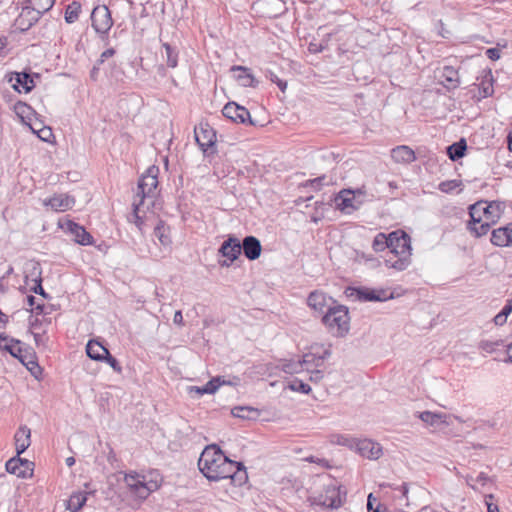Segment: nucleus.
Segmentation results:
<instances>
[{"label": "nucleus", "mask_w": 512, "mask_h": 512, "mask_svg": "<svg viewBox=\"0 0 512 512\" xmlns=\"http://www.w3.org/2000/svg\"><path fill=\"white\" fill-rule=\"evenodd\" d=\"M75 204V199L67 194H55L53 197L43 201L44 206L50 207L53 211L64 212L71 209Z\"/></svg>", "instance_id": "a211bd4d"}, {"label": "nucleus", "mask_w": 512, "mask_h": 512, "mask_svg": "<svg viewBox=\"0 0 512 512\" xmlns=\"http://www.w3.org/2000/svg\"><path fill=\"white\" fill-rule=\"evenodd\" d=\"M308 372L310 373L309 380L314 383L320 382L324 377L323 371L320 369H317V368L310 369V371H308Z\"/></svg>", "instance_id": "8fccbe9b"}, {"label": "nucleus", "mask_w": 512, "mask_h": 512, "mask_svg": "<svg viewBox=\"0 0 512 512\" xmlns=\"http://www.w3.org/2000/svg\"><path fill=\"white\" fill-rule=\"evenodd\" d=\"M252 413L257 414V410L249 406H236L231 410L234 417L241 419H250Z\"/></svg>", "instance_id": "37998d69"}, {"label": "nucleus", "mask_w": 512, "mask_h": 512, "mask_svg": "<svg viewBox=\"0 0 512 512\" xmlns=\"http://www.w3.org/2000/svg\"><path fill=\"white\" fill-rule=\"evenodd\" d=\"M231 71H238L239 74L236 76L237 81L243 87H256L258 81L250 73V69L244 66H232Z\"/></svg>", "instance_id": "bb28decb"}, {"label": "nucleus", "mask_w": 512, "mask_h": 512, "mask_svg": "<svg viewBox=\"0 0 512 512\" xmlns=\"http://www.w3.org/2000/svg\"><path fill=\"white\" fill-rule=\"evenodd\" d=\"M22 364L30 371V373L36 378L39 379L42 375V368L36 361V357L34 353L30 352L27 358L22 362Z\"/></svg>", "instance_id": "f704fd0d"}, {"label": "nucleus", "mask_w": 512, "mask_h": 512, "mask_svg": "<svg viewBox=\"0 0 512 512\" xmlns=\"http://www.w3.org/2000/svg\"><path fill=\"white\" fill-rule=\"evenodd\" d=\"M486 55L493 61L498 60L500 58V50L498 48H489L486 51Z\"/></svg>", "instance_id": "4d7b16f0"}, {"label": "nucleus", "mask_w": 512, "mask_h": 512, "mask_svg": "<svg viewBox=\"0 0 512 512\" xmlns=\"http://www.w3.org/2000/svg\"><path fill=\"white\" fill-rule=\"evenodd\" d=\"M31 129L34 133L37 134V136L43 140V141H49L50 137L53 135L52 130L49 127H43L39 130H36L34 127L31 126Z\"/></svg>", "instance_id": "09e8293b"}, {"label": "nucleus", "mask_w": 512, "mask_h": 512, "mask_svg": "<svg viewBox=\"0 0 512 512\" xmlns=\"http://www.w3.org/2000/svg\"><path fill=\"white\" fill-rule=\"evenodd\" d=\"M336 206L341 211L349 212V210H356L359 207V202L356 203L355 194L351 190L344 189L339 192L335 198Z\"/></svg>", "instance_id": "4be33fe9"}, {"label": "nucleus", "mask_w": 512, "mask_h": 512, "mask_svg": "<svg viewBox=\"0 0 512 512\" xmlns=\"http://www.w3.org/2000/svg\"><path fill=\"white\" fill-rule=\"evenodd\" d=\"M162 48L164 50L162 52V57H166L167 66L170 68H175L178 63V52L168 43H164Z\"/></svg>", "instance_id": "2f4dec72"}, {"label": "nucleus", "mask_w": 512, "mask_h": 512, "mask_svg": "<svg viewBox=\"0 0 512 512\" xmlns=\"http://www.w3.org/2000/svg\"><path fill=\"white\" fill-rule=\"evenodd\" d=\"M116 373H122V367L118 360L113 357L110 353L104 357V360Z\"/></svg>", "instance_id": "de8ad7c7"}, {"label": "nucleus", "mask_w": 512, "mask_h": 512, "mask_svg": "<svg viewBox=\"0 0 512 512\" xmlns=\"http://www.w3.org/2000/svg\"><path fill=\"white\" fill-rule=\"evenodd\" d=\"M154 169V167L150 168L148 173L140 178L138 182V191L132 203L135 224L139 228H141L143 223L142 217L140 216L141 207L144 205L145 199L154 197L155 189L158 185V180L156 174H154Z\"/></svg>", "instance_id": "7ed1b4c3"}, {"label": "nucleus", "mask_w": 512, "mask_h": 512, "mask_svg": "<svg viewBox=\"0 0 512 512\" xmlns=\"http://www.w3.org/2000/svg\"><path fill=\"white\" fill-rule=\"evenodd\" d=\"M154 235L164 246L169 245L171 243V239L169 236V228L165 225L163 221H159L158 224L155 226Z\"/></svg>", "instance_id": "72a5a7b5"}, {"label": "nucleus", "mask_w": 512, "mask_h": 512, "mask_svg": "<svg viewBox=\"0 0 512 512\" xmlns=\"http://www.w3.org/2000/svg\"><path fill=\"white\" fill-rule=\"evenodd\" d=\"M325 179H326V176L323 175V176H320L315 179L307 181V185H310L316 189H320L324 185Z\"/></svg>", "instance_id": "5fc2aeb1"}, {"label": "nucleus", "mask_w": 512, "mask_h": 512, "mask_svg": "<svg viewBox=\"0 0 512 512\" xmlns=\"http://www.w3.org/2000/svg\"><path fill=\"white\" fill-rule=\"evenodd\" d=\"M391 158L396 163L410 164L416 159V156L410 147L400 145L391 150Z\"/></svg>", "instance_id": "b1692460"}, {"label": "nucleus", "mask_w": 512, "mask_h": 512, "mask_svg": "<svg viewBox=\"0 0 512 512\" xmlns=\"http://www.w3.org/2000/svg\"><path fill=\"white\" fill-rule=\"evenodd\" d=\"M322 322L333 336H345L350 328L348 308L343 305H334L325 312Z\"/></svg>", "instance_id": "20e7f679"}, {"label": "nucleus", "mask_w": 512, "mask_h": 512, "mask_svg": "<svg viewBox=\"0 0 512 512\" xmlns=\"http://www.w3.org/2000/svg\"><path fill=\"white\" fill-rule=\"evenodd\" d=\"M173 322L179 326L183 325V316L180 310L175 312Z\"/></svg>", "instance_id": "052dcab7"}, {"label": "nucleus", "mask_w": 512, "mask_h": 512, "mask_svg": "<svg viewBox=\"0 0 512 512\" xmlns=\"http://www.w3.org/2000/svg\"><path fill=\"white\" fill-rule=\"evenodd\" d=\"M500 312L502 313V315H506L508 317V315L512 312V304H510L507 301L506 305L503 307V309Z\"/></svg>", "instance_id": "0e129e2a"}, {"label": "nucleus", "mask_w": 512, "mask_h": 512, "mask_svg": "<svg viewBox=\"0 0 512 512\" xmlns=\"http://www.w3.org/2000/svg\"><path fill=\"white\" fill-rule=\"evenodd\" d=\"M81 12V4L79 2L73 1L66 7L65 11V20L67 23H74Z\"/></svg>", "instance_id": "c9c22d12"}, {"label": "nucleus", "mask_w": 512, "mask_h": 512, "mask_svg": "<svg viewBox=\"0 0 512 512\" xmlns=\"http://www.w3.org/2000/svg\"><path fill=\"white\" fill-rule=\"evenodd\" d=\"M220 386V378H214L208 381L203 387H196V392L198 394H213Z\"/></svg>", "instance_id": "c03bdc74"}, {"label": "nucleus", "mask_w": 512, "mask_h": 512, "mask_svg": "<svg viewBox=\"0 0 512 512\" xmlns=\"http://www.w3.org/2000/svg\"><path fill=\"white\" fill-rule=\"evenodd\" d=\"M378 1H379V0H360V2H361L363 5H365V6H371V7H373V6L377 5Z\"/></svg>", "instance_id": "338daca9"}, {"label": "nucleus", "mask_w": 512, "mask_h": 512, "mask_svg": "<svg viewBox=\"0 0 512 512\" xmlns=\"http://www.w3.org/2000/svg\"><path fill=\"white\" fill-rule=\"evenodd\" d=\"M357 452L368 459L377 460L382 455V447L370 439L354 440Z\"/></svg>", "instance_id": "dca6fc26"}, {"label": "nucleus", "mask_w": 512, "mask_h": 512, "mask_svg": "<svg viewBox=\"0 0 512 512\" xmlns=\"http://www.w3.org/2000/svg\"><path fill=\"white\" fill-rule=\"evenodd\" d=\"M34 282H35V284L33 287H31V290L36 294H40L43 297H47V294L41 285V282H42L41 278L40 277L35 278Z\"/></svg>", "instance_id": "864d4df0"}, {"label": "nucleus", "mask_w": 512, "mask_h": 512, "mask_svg": "<svg viewBox=\"0 0 512 512\" xmlns=\"http://www.w3.org/2000/svg\"><path fill=\"white\" fill-rule=\"evenodd\" d=\"M29 2L31 4L30 7L39 12V16L41 17L43 13L49 11L53 7L55 0H29Z\"/></svg>", "instance_id": "4c0bfd02"}, {"label": "nucleus", "mask_w": 512, "mask_h": 512, "mask_svg": "<svg viewBox=\"0 0 512 512\" xmlns=\"http://www.w3.org/2000/svg\"><path fill=\"white\" fill-rule=\"evenodd\" d=\"M92 27L98 34H107L113 25L110 10L107 6H97L91 13Z\"/></svg>", "instance_id": "1a4fd4ad"}, {"label": "nucleus", "mask_w": 512, "mask_h": 512, "mask_svg": "<svg viewBox=\"0 0 512 512\" xmlns=\"http://www.w3.org/2000/svg\"><path fill=\"white\" fill-rule=\"evenodd\" d=\"M500 346H504L503 340H495V341L482 340V341H480L478 347L481 351L491 354V353L495 352L498 349V347H500Z\"/></svg>", "instance_id": "79ce46f5"}, {"label": "nucleus", "mask_w": 512, "mask_h": 512, "mask_svg": "<svg viewBox=\"0 0 512 512\" xmlns=\"http://www.w3.org/2000/svg\"><path fill=\"white\" fill-rule=\"evenodd\" d=\"M384 486L385 487H389V488L394 489V490H399L402 493L403 497H407L408 492H409V486H408L407 483H403L400 486H395V485H392V484H386Z\"/></svg>", "instance_id": "6e6d98bb"}, {"label": "nucleus", "mask_w": 512, "mask_h": 512, "mask_svg": "<svg viewBox=\"0 0 512 512\" xmlns=\"http://www.w3.org/2000/svg\"><path fill=\"white\" fill-rule=\"evenodd\" d=\"M287 387L295 392H301L303 394H309L311 392V387L305 383L303 380L294 378L287 383Z\"/></svg>", "instance_id": "58836bf2"}, {"label": "nucleus", "mask_w": 512, "mask_h": 512, "mask_svg": "<svg viewBox=\"0 0 512 512\" xmlns=\"http://www.w3.org/2000/svg\"><path fill=\"white\" fill-rule=\"evenodd\" d=\"M283 371L289 374H294L303 371V368L300 361L289 362L283 365Z\"/></svg>", "instance_id": "49530a36"}, {"label": "nucleus", "mask_w": 512, "mask_h": 512, "mask_svg": "<svg viewBox=\"0 0 512 512\" xmlns=\"http://www.w3.org/2000/svg\"><path fill=\"white\" fill-rule=\"evenodd\" d=\"M16 82L20 84L26 92H30L35 87L33 78L26 72L17 73Z\"/></svg>", "instance_id": "ea45409f"}, {"label": "nucleus", "mask_w": 512, "mask_h": 512, "mask_svg": "<svg viewBox=\"0 0 512 512\" xmlns=\"http://www.w3.org/2000/svg\"><path fill=\"white\" fill-rule=\"evenodd\" d=\"M242 251L248 260L254 261L261 255V242L255 236H246L241 243V252Z\"/></svg>", "instance_id": "6ab92c4d"}, {"label": "nucleus", "mask_w": 512, "mask_h": 512, "mask_svg": "<svg viewBox=\"0 0 512 512\" xmlns=\"http://www.w3.org/2000/svg\"><path fill=\"white\" fill-rule=\"evenodd\" d=\"M198 467L210 481L229 479L234 486H242L248 480L244 465L230 460L216 444L205 447L198 460Z\"/></svg>", "instance_id": "f257e3e1"}, {"label": "nucleus", "mask_w": 512, "mask_h": 512, "mask_svg": "<svg viewBox=\"0 0 512 512\" xmlns=\"http://www.w3.org/2000/svg\"><path fill=\"white\" fill-rule=\"evenodd\" d=\"M115 54V50L113 48H108L102 52L100 59L97 64L103 63L107 58L112 57Z\"/></svg>", "instance_id": "13d9d810"}, {"label": "nucleus", "mask_w": 512, "mask_h": 512, "mask_svg": "<svg viewBox=\"0 0 512 512\" xmlns=\"http://www.w3.org/2000/svg\"><path fill=\"white\" fill-rule=\"evenodd\" d=\"M347 295L361 302H384L394 298V292L385 288L353 287L347 289Z\"/></svg>", "instance_id": "39448f33"}, {"label": "nucleus", "mask_w": 512, "mask_h": 512, "mask_svg": "<svg viewBox=\"0 0 512 512\" xmlns=\"http://www.w3.org/2000/svg\"><path fill=\"white\" fill-rule=\"evenodd\" d=\"M389 234L378 233L372 242V248L375 252H382L385 249H389Z\"/></svg>", "instance_id": "e433bc0d"}, {"label": "nucleus", "mask_w": 512, "mask_h": 512, "mask_svg": "<svg viewBox=\"0 0 512 512\" xmlns=\"http://www.w3.org/2000/svg\"><path fill=\"white\" fill-rule=\"evenodd\" d=\"M219 254L225 258L219 261L221 267H229L241 254V242L235 236L228 238L221 244Z\"/></svg>", "instance_id": "6e6552de"}, {"label": "nucleus", "mask_w": 512, "mask_h": 512, "mask_svg": "<svg viewBox=\"0 0 512 512\" xmlns=\"http://www.w3.org/2000/svg\"><path fill=\"white\" fill-rule=\"evenodd\" d=\"M331 351L324 349L320 354L318 352H309L303 355L302 360H299L303 370L310 371V369L318 368L323 365L324 360L330 357Z\"/></svg>", "instance_id": "aec40b11"}, {"label": "nucleus", "mask_w": 512, "mask_h": 512, "mask_svg": "<svg viewBox=\"0 0 512 512\" xmlns=\"http://www.w3.org/2000/svg\"><path fill=\"white\" fill-rule=\"evenodd\" d=\"M40 19L39 12L33 10L30 6L22 8L20 14L15 19L13 26L20 32L28 31Z\"/></svg>", "instance_id": "f8f14e48"}, {"label": "nucleus", "mask_w": 512, "mask_h": 512, "mask_svg": "<svg viewBox=\"0 0 512 512\" xmlns=\"http://www.w3.org/2000/svg\"><path fill=\"white\" fill-rule=\"evenodd\" d=\"M87 356L96 361H103L109 350L96 340H89L86 345Z\"/></svg>", "instance_id": "a878e982"}, {"label": "nucleus", "mask_w": 512, "mask_h": 512, "mask_svg": "<svg viewBox=\"0 0 512 512\" xmlns=\"http://www.w3.org/2000/svg\"><path fill=\"white\" fill-rule=\"evenodd\" d=\"M389 250L390 253L396 258L389 257L385 259V265L397 271L407 269L411 264V238L403 230H396L389 233Z\"/></svg>", "instance_id": "f03ea898"}, {"label": "nucleus", "mask_w": 512, "mask_h": 512, "mask_svg": "<svg viewBox=\"0 0 512 512\" xmlns=\"http://www.w3.org/2000/svg\"><path fill=\"white\" fill-rule=\"evenodd\" d=\"M87 501L86 493H73L67 501L66 508L71 512H78Z\"/></svg>", "instance_id": "c85d7f7f"}, {"label": "nucleus", "mask_w": 512, "mask_h": 512, "mask_svg": "<svg viewBox=\"0 0 512 512\" xmlns=\"http://www.w3.org/2000/svg\"><path fill=\"white\" fill-rule=\"evenodd\" d=\"M490 225L491 223L484 219L482 221L469 222L468 228L476 237H481L488 233Z\"/></svg>", "instance_id": "473e14b6"}, {"label": "nucleus", "mask_w": 512, "mask_h": 512, "mask_svg": "<svg viewBox=\"0 0 512 512\" xmlns=\"http://www.w3.org/2000/svg\"><path fill=\"white\" fill-rule=\"evenodd\" d=\"M307 303L310 308L323 315L329 308L336 305V302L322 291L311 292L307 298Z\"/></svg>", "instance_id": "ddd939ff"}, {"label": "nucleus", "mask_w": 512, "mask_h": 512, "mask_svg": "<svg viewBox=\"0 0 512 512\" xmlns=\"http://www.w3.org/2000/svg\"><path fill=\"white\" fill-rule=\"evenodd\" d=\"M372 501H376V498L373 497V494L370 493L368 495V499H367V509H368V512H373L375 511V508H373V502Z\"/></svg>", "instance_id": "e2e57ef3"}, {"label": "nucleus", "mask_w": 512, "mask_h": 512, "mask_svg": "<svg viewBox=\"0 0 512 512\" xmlns=\"http://www.w3.org/2000/svg\"><path fill=\"white\" fill-rule=\"evenodd\" d=\"M506 353L508 356V361L512 363V343L507 346Z\"/></svg>", "instance_id": "774afa93"}, {"label": "nucleus", "mask_w": 512, "mask_h": 512, "mask_svg": "<svg viewBox=\"0 0 512 512\" xmlns=\"http://www.w3.org/2000/svg\"><path fill=\"white\" fill-rule=\"evenodd\" d=\"M31 430L27 426H21L15 433V446L18 455H21L31 444Z\"/></svg>", "instance_id": "393cba45"}, {"label": "nucleus", "mask_w": 512, "mask_h": 512, "mask_svg": "<svg viewBox=\"0 0 512 512\" xmlns=\"http://www.w3.org/2000/svg\"><path fill=\"white\" fill-rule=\"evenodd\" d=\"M124 481L130 490L140 499H146L151 492L158 489L156 481L147 482L144 475H139L137 473L126 474Z\"/></svg>", "instance_id": "423d86ee"}, {"label": "nucleus", "mask_w": 512, "mask_h": 512, "mask_svg": "<svg viewBox=\"0 0 512 512\" xmlns=\"http://www.w3.org/2000/svg\"><path fill=\"white\" fill-rule=\"evenodd\" d=\"M313 504L319 505L325 509H337L342 506L340 488L336 485H328L323 492L313 498Z\"/></svg>", "instance_id": "0eeeda50"}, {"label": "nucleus", "mask_w": 512, "mask_h": 512, "mask_svg": "<svg viewBox=\"0 0 512 512\" xmlns=\"http://www.w3.org/2000/svg\"><path fill=\"white\" fill-rule=\"evenodd\" d=\"M63 229L74 236V241L80 245H90L93 242V237L88 233L83 226L67 220L63 225Z\"/></svg>", "instance_id": "f3484780"}, {"label": "nucleus", "mask_w": 512, "mask_h": 512, "mask_svg": "<svg viewBox=\"0 0 512 512\" xmlns=\"http://www.w3.org/2000/svg\"><path fill=\"white\" fill-rule=\"evenodd\" d=\"M485 211L484 219L487 220L490 223H495L501 216L502 213V203L500 202H486L484 201V207Z\"/></svg>", "instance_id": "cd10ccee"}, {"label": "nucleus", "mask_w": 512, "mask_h": 512, "mask_svg": "<svg viewBox=\"0 0 512 512\" xmlns=\"http://www.w3.org/2000/svg\"><path fill=\"white\" fill-rule=\"evenodd\" d=\"M16 455L6 462V470L20 478H26L33 474V463Z\"/></svg>", "instance_id": "9b49d317"}, {"label": "nucleus", "mask_w": 512, "mask_h": 512, "mask_svg": "<svg viewBox=\"0 0 512 512\" xmlns=\"http://www.w3.org/2000/svg\"><path fill=\"white\" fill-rule=\"evenodd\" d=\"M275 84H277V86L282 92H284L287 88V83L281 79H277V82Z\"/></svg>", "instance_id": "69168bd1"}, {"label": "nucleus", "mask_w": 512, "mask_h": 512, "mask_svg": "<svg viewBox=\"0 0 512 512\" xmlns=\"http://www.w3.org/2000/svg\"><path fill=\"white\" fill-rule=\"evenodd\" d=\"M27 303L31 308L35 309L37 313H41L43 311L44 305L37 303L36 298L33 295L27 296Z\"/></svg>", "instance_id": "603ef678"}, {"label": "nucleus", "mask_w": 512, "mask_h": 512, "mask_svg": "<svg viewBox=\"0 0 512 512\" xmlns=\"http://www.w3.org/2000/svg\"><path fill=\"white\" fill-rule=\"evenodd\" d=\"M457 182L456 181H444V182H441L439 184V189L442 191V192H450L452 191L453 189H455L457 187Z\"/></svg>", "instance_id": "3c124183"}, {"label": "nucleus", "mask_w": 512, "mask_h": 512, "mask_svg": "<svg viewBox=\"0 0 512 512\" xmlns=\"http://www.w3.org/2000/svg\"><path fill=\"white\" fill-rule=\"evenodd\" d=\"M194 133L197 144L204 152L216 142V133L207 123H201L198 127H195Z\"/></svg>", "instance_id": "4468645a"}, {"label": "nucleus", "mask_w": 512, "mask_h": 512, "mask_svg": "<svg viewBox=\"0 0 512 512\" xmlns=\"http://www.w3.org/2000/svg\"><path fill=\"white\" fill-rule=\"evenodd\" d=\"M22 342L18 339L9 338L4 333L0 332V350L8 352L11 356L18 359L21 363L27 358L30 351L22 348Z\"/></svg>", "instance_id": "9d476101"}, {"label": "nucleus", "mask_w": 512, "mask_h": 512, "mask_svg": "<svg viewBox=\"0 0 512 512\" xmlns=\"http://www.w3.org/2000/svg\"><path fill=\"white\" fill-rule=\"evenodd\" d=\"M419 417L423 422L431 426H437L439 424L446 423V415L442 413L424 411L420 413Z\"/></svg>", "instance_id": "7c9ffc66"}, {"label": "nucleus", "mask_w": 512, "mask_h": 512, "mask_svg": "<svg viewBox=\"0 0 512 512\" xmlns=\"http://www.w3.org/2000/svg\"><path fill=\"white\" fill-rule=\"evenodd\" d=\"M484 201L477 202L470 207V222L482 221L484 220L485 211L483 209Z\"/></svg>", "instance_id": "a19ab883"}, {"label": "nucleus", "mask_w": 512, "mask_h": 512, "mask_svg": "<svg viewBox=\"0 0 512 512\" xmlns=\"http://www.w3.org/2000/svg\"><path fill=\"white\" fill-rule=\"evenodd\" d=\"M491 242L493 245L499 247L512 245V223L494 229L491 235Z\"/></svg>", "instance_id": "412c9836"}, {"label": "nucleus", "mask_w": 512, "mask_h": 512, "mask_svg": "<svg viewBox=\"0 0 512 512\" xmlns=\"http://www.w3.org/2000/svg\"><path fill=\"white\" fill-rule=\"evenodd\" d=\"M488 480H489V477L487 476V474L481 472L478 474V476L475 479H473L472 477L468 478L467 484L469 486H471L473 489H476V486H475L476 483L485 485L488 482Z\"/></svg>", "instance_id": "a18cd8bd"}, {"label": "nucleus", "mask_w": 512, "mask_h": 512, "mask_svg": "<svg viewBox=\"0 0 512 512\" xmlns=\"http://www.w3.org/2000/svg\"><path fill=\"white\" fill-rule=\"evenodd\" d=\"M466 148V141L460 139L458 142L448 146L447 154L452 161H456L465 155Z\"/></svg>", "instance_id": "c756f323"}, {"label": "nucleus", "mask_w": 512, "mask_h": 512, "mask_svg": "<svg viewBox=\"0 0 512 512\" xmlns=\"http://www.w3.org/2000/svg\"><path fill=\"white\" fill-rule=\"evenodd\" d=\"M34 340L37 346L45 343L46 337L44 334L34 333Z\"/></svg>", "instance_id": "680f3d73"}, {"label": "nucleus", "mask_w": 512, "mask_h": 512, "mask_svg": "<svg viewBox=\"0 0 512 512\" xmlns=\"http://www.w3.org/2000/svg\"><path fill=\"white\" fill-rule=\"evenodd\" d=\"M222 113L225 117L231 119L237 123H246L249 121L253 125V121L250 117V112L243 106L238 105L235 102H228L222 109Z\"/></svg>", "instance_id": "2eb2a0df"}, {"label": "nucleus", "mask_w": 512, "mask_h": 512, "mask_svg": "<svg viewBox=\"0 0 512 512\" xmlns=\"http://www.w3.org/2000/svg\"><path fill=\"white\" fill-rule=\"evenodd\" d=\"M495 325L502 326L507 321V316L499 312L493 319Z\"/></svg>", "instance_id": "bf43d9fd"}, {"label": "nucleus", "mask_w": 512, "mask_h": 512, "mask_svg": "<svg viewBox=\"0 0 512 512\" xmlns=\"http://www.w3.org/2000/svg\"><path fill=\"white\" fill-rule=\"evenodd\" d=\"M441 83L447 89H456L460 85L459 73L452 66H444L438 71Z\"/></svg>", "instance_id": "5701e85b"}]
</instances>
